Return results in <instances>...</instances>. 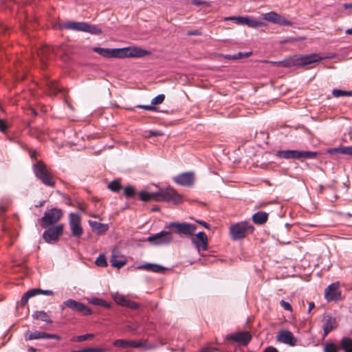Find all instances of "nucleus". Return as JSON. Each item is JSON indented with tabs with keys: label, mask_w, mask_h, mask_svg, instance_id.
Wrapping results in <instances>:
<instances>
[{
	"label": "nucleus",
	"mask_w": 352,
	"mask_h": 352,
	"mask_svg": "<svg viewBox=\"0 0 352 352\" xmlns=\"http://www.w3.org/2000/svg\"><path fill=\"white\" fill-rule=\"evenodd\" d=\"M92 50L104 58H140L150 54L149 52L138 47L112 49L94 47Z\"/></svg>",
	"instance_id": "nucleus-1"
},
{
	"label": "nucleus",
	"mask_w": 352,
	"mask_h": 352,
	"mask_svg": "<svg viewBox=\"0 0 352 352\" xmlns=\"http://www.w3.org/2000/svg\"><path fill=\"white\" fill-rule=\"evenodd\" d=\"M323 58L317 54H311L309 55H295L280 61H270V63L278 67H291L298 65L306 66L319 62Z\"/></svg>",
	"instance_id": "nucleus-2"
},
{
	"label": "nucleus",
	"mask_w": 352,
	"mask_h": 352,
	"mask_svg": "<svg viewBox=\"0 0 352 352\" xmlns=\"http://www.w3.org/2000/svg\"><path fill=\"white\" fill-rule=\"evenodd\" d=\"M254 227L249 221H244L231 225L229 228V234L233 241H239L252 234Z\"/></svg>",
	"instance_id": "nucleus-3"
},
{
	"label": "nucleus",
	"mask_w": 352,
	"mask_h": 352,
	"mask_svg": "<svg viewBox=\"0 0 352 352\" xmlns=\"http://www.w3.org/2000/svg\"><path fill=\"white\" fill-rule=\"evenodd\" d=\"M151 200L156 201L173 202L179 204L182 201V197L173 188H161L157 192H150Z\"/></svg>",
	"instance_id": "nucleus-4"
},
{
	"label": "nucleus",
	"mask_w": 352,
	"mask_h": 352,
	"mask_svg": "<svg viewBox=\"0 0 352 352\" xmlns=\"http://www.w3.org/2000/svg\"><path fill=\"white\" fill-rule=\"evenodd\" d=\"M33 170L36 177L47 186L54 187L55 181L52 175L47 168V166L43 161H38L33 165Z\"/></svg>",
	"instance_id": "nucleus-5"
},
{
	"label": "nucleus",
	"mask_w": 352,
	"mask_h": 352,
	"mask_svg": "<svg viewBox=\"0 0 352 352\" xmlns=\"http://www.w3.org/2000/svg\"><path fill=\"white\" fill-rule=\"evenodd\" d=\"M166 228L174 229L175 232L179 235L186 236L187 237H192L194 236L197 229L195 225L186 222H170Z\"/></svg>",
	"instance_id": "nucleus-6"
},
{
	"label": "nucleus",
	"mask_w": 352,
	"mask_h": 352,
	"mask_svg": "<svg viewBox=\"0 0 352 352\" xmlns=\"http://www.w3.org/2000/svg\"><path fill=\"white\" fill-rule=\"evenodd\" d=\"M63 212L58 208H52L45 212L40 219L41 228H46L56 223L62 217Z\"/></svg>",
	"instance_id": "nucleus-7"
},
{
	"label": "nucleus",
	"mask_w": 352,
	"mask_h": 352,
	"mask_svg": "<svg viewBox=\"0 0 352 352\" xmlns=\"http://www.w3.org/2000/svg\"><path fill=\"white\" fill-rule=\"evenodd\" d=\"M147 241L155 245H166L173 241V234L170 231L162 230L157 234L149 236Z\"/></svg>",
	"instance_id": "nucleus-8"
},
{
	"label": "nucleus",
	"mask_w": 352,
	"mask_h": 352,
	"mask_svg": "<svg viewBox=\"0 0 352 352\" xmlns=\"http://www.w3.org/2000/svg\"><path fill=\"white\" fill-rule=\"evenodd\" d=\"M64 226L63 223L49 226L43 233V238L48 243L56 242L58 237L63 234Z\"/></svg>",
	"instance_id": "nucleus-9"
},
{
	"label": "nucleus",
	"mask_w": 352,
	"mask_h": 352,
	"mask_svg": "<svg viewBox=\"0 0 352 352\" xmlns=\"http://www.w3.org/2000/svg\"><path fill=\"white\" fill-rule=\"evenodd\" d=\"M63 305L72 310L78 312L82 315L89 316L92 314V311L90 307L82 302L73 299H68L64 301Z\"/></svg>",
	"instance_id": "nucleus-10"
},
{
	"label": "nucleus",
	"mask_w": 352,
	"mask_h": 352,
	"mask_svg": "<svg viewBox=\"0 0 352 352\" xmlns=\"http://www.w3.org/2000/svg\"><path fill=\"white\" fill-rule=\"evenodd\" d=\"M81 219L78 214H69V227L72 234L75 237H80L83 232L82 226H80Z\"/></svg>",
	"instance_id": "nucleus-11"
},
{
	"label": "nucleus",
	"mask_w": 352,
	"mask_h": 352,
	"mask_svg": "<svg viewBox=\"0 0 352 352\" xmlns=\"http://www.w3.org/2000/svg\"><path fill=\"white\" fill-rule=\"evenodd\" d=\"M251 339L252 336L248 331H238L234 333L228 334L226 337V340L228 341H234L244 346L247 345Z\"/></svg>",
	"instance_id": "nucleus-12"
},
{
	"label": "nucleus",
	"mask_w": 352,
	"mask_h": 352,
	"mask_svg": "<svg viewBox=\"0 0 352 352\" xmlns=\"http://www.w3.org/2000/svg\"><path fill=\"white\" fill-rule=\"evenodd\" d=\"M338 282L329 285L324 290V297L327 301H337L341 299Z\"/></svg>",
	"instance_id": "nucleus-13"
},
{
	"label": "nucleus",
	"mask_w": 352,
	"mask_h": 352,
	"mask_svg": "<svg viewBox=\"0 0 352 352\" xmlns=\"http://www.w3.org/2000/svg\"><path fill=\"white\" fill-rule=\"evenodd\" d=\"M263 19L280 25L292 26L293 24L291 21L287 20L284 16L278 14L275 12H270L264 14Z\"/></svg>",
	"instance_id": "nucleus-14"
},
{
	"label": "nucleus",
	"mask_w": 352,
	"mask_h": 352,
	"mask_svg": "<svg viewBox=\"0 0 352 352\" xmlns=\"http://www.w3.org/2000/svg\"><path fill=\"white\" fill-rule=\"evenodd\" d=\"M173 181L180 186H191L195 182L194 173L186 172L179 174L173 177Z\"/></svg>",
	"instance_id": "nucleus-15"
},
{
	"label": "nucleus",
	"mask_w": 352,
	"mask_h": 352,
	"mask_svg": "<svg viewBox=\"0 0 352 352\" xmlns=\"http://www.w3.org/2000/svg\"><path fill=\"white\" fill-rule=\"evenodd\" d=\"M38 339H56L60 340V337L56 334L47 333L45 332L35 331L34 332L27 331L25 333V340H32Z\"/></svg>",
	"instance_id": "nucleus-16"
},
{
	"label": "nucleus",
	"mask_w": 352,
	"mask_h": 352,
	"mask_svg": "<svg viewBox=\"0 0 352 352\" xmlns=\"http://www.w3.org/2000/svg\"><path fill=\"white\" fill-rule=\"evenodd\" d=\"M278 342L294 346L296 344V339L292 333L288 330H283L278 332L276 336Z\"/></svg>",
	"instance_id": "nucleus-17"
},
{
	"label": "nucleus",
	"mask_w": 352,
	"mask_h": 352,
	"mask_svg": "<svg viewBox=\"0 0 352 352\" xmlns=\"http://www.w3.org/2000/svg\"><path fill=\"white\" fill-rule=\"evenodd\" d=\"M192 241L197 250L202 248L203 250H206L208 248V237L204 232L196 234L195 238H193Z\"/></svg>",
	"instance_id": "nucleus-18"
},
{
	"label": "nucleus",
	"mask_w": 352,
	"mask_h": 352,
	"mask_svg": "<svg viewBox=\"0 0 352 352\" xmlns=\"http://www.w3.org/2000/svg\"><path fill=\"white\" fill-rule=\"evenodd\" d=\"M43 86L47 94L51 96H56L57 93L60 92L61 90L55 81L51 80L49 78H45Z\"/></svg>",
	"instance_id": "nucleus-19"
},
{
	"label": "nucleus",
	"mask_w": 352,
	"mask_h": 352,
	"mask_svg": "<svg viewBox=\"0 0 352 352\" xmlns=\"http://www.w3.org/2000/svg\"><path fill=\"white\" fill-rule=\"evenodd\" d=\"M38 55L43 65L46 64V61L54 58V49L50 46L42 47L38 52Z\"/></svg>",
	"instance_id": "nucleus-20"
},
{
	"label": "nucleus",
	"mask_w": 352,
	"mask_h": 352,
	"mask_svg": "<svg viewBox=\"0 0 352 352\" xmlns=\"http://www.w3.org/2000/svg\"><path fill=\"white\" fill-rule=\"evenodd\" d=\"M137 269L160 274H163L166 270V268L164 266L155 263H146L140 265L137 267Z\"/></svg>",
	"instance_id": "nucleus-21"
},
{
	"label": "nucleus",
	"mask_w": 352,
	"mask_h": 352,
	"mask_svg": "<svg viewBox=\"0 0 352 352\" xmlns=\"http://www.w3.org/2000/svg\"><path fill=\"white\" fill-rule=\"evenodd\" d=\"M276 155L279 158L284 159H298V150H283L278 151Z\"/></svg>",
	"instance_id": "nucleus-22"
},
{
	"label": "nucleus",
	"mask_w": 352,
	"mask_h": 352,
	"mask_svg": "<svg viewBox=\"0 0 352 352\" xmlns=\"http://www.w3.org/2000/svg\"><path fill=\"white\" fill-rule=\"evenodd\" d=\"M327 153L329 154H342L352 156V146H339L336 148H329Z\"/></svg>",
	"instance_id": "nucleus-23"
},
{
	"label": "nucleus",
	"mask_w": 352,
	"mask_h": 352,
	"mask_svg": "<svg viewBox=\"0 0 352 352\" xmlns=\"http://www.w3.org/2000/svg\"><path fill=\"white\" fill-rule=\"evenodd\" d=\"M85 23L86 22L68 21L63 24V28L67 30L84 32L85 30Z\"/></svg>",
	"instance_id": "nucleus-24"
},
{
	"label": "nucleus",
	"mask_w": 352,
	"mask_h": 352,
	"mask_svg": "<svg viewBox=\"0 0 352 352\" xmlns=\"http://www.w3.org/2000/svg\"><path fill=\"white\" fill-rule=\"evenodd\" d=\"M252 219L254 223L263 225L268 219V213L263 211H258L252 215Z\"/></svg>",
	"instance_id": "nucleus-25"
},
{
	"label": "nucleus",
	"mask_w": 352,
	"mask_h": 352,
	"mask_svg": "<svg viewBox=\"0 0 352 352\" xmlns=\"http://www.w3.org/2000/svg\"><path fill=\"white\" fill-rule=\"evenodd\" d=\"M336 319L331 316H327L325 322L323 324V337H325L328 333L331 331L335 327Z\"/></svg>",
	"instance_id": "nucleus-26"
},
{
	"label": "nucleus",
	"mask_w": 352,
	"mask_h": 352,
	"mask_svg": "<svg viewBox=\"0 0 352 352\" xmlns=\"http://www.w3.org/2000/svg\"><path fill=\"white\" fill-rule=\"evenodd\" d=\"M89 224L91 228L100 234L104 233L109 228L107 224L101 223L94 221H89Z\"/></svg>",
	"instance_id": "nucleus-27"
},
{
	"label": "nucleus",
	"mask_w": 352,
	"mask_h": 352,
	"mask_svg": "<svg viewBox=\"0 0 352 352\" xmlns=\"http://www.w3.org/2000/svg\"><path fill=\"white\" fill-rule=\"evenodd\" d=\"M32 317L34 319L40 320L47 323H52V320L50 319L49 315L44 311H36L33 313Z\"/></svg>",
	"instance_id": "nucleus-28"
},
{
	"label": "nucleus",
	"mask_w": 352,
	"mask_h": 352,
	"mask_svg": "<svg viewBox=\"0 0 352 352\" xmlns=\"http://www.w3.org/2000/svg\"><path fill=\"white\" fill-rule=\"evenodd\" d=\"M340 346L344 352H352V338H343L340 341Z\"/></svg>",
	"instance_id": "nucleus-29"
},
{
	"label": "nucleus",
	"mask_w": 352,
	"mask_h": 352,
	"mask_svg": "<svg viewBox=\"0 0 352 352\" xmlns=\"http://www.w3.org/2000/svg\"><path fill=\"white\" fill-rule=\"evenodd\" d=\"M89 302L94 305L100 306L108 309L111 308V307L109 302H107L102 298H91L89 299Z\"/></svg>",
	"instance_id": "nucleus-30"
},
{
	"label": "nucleus",
	"mask_w": 352,
	"mask_h": 352,
	"mask_svg": "<svg viewBox=\"0 0 352 352\" xmlns=\"http://www.w3.org/2000/svg\"><path fill=\"white\" fill-rule=\"evenodd\" d=\"M243 25H246L250 28H258L261 26V23L254 18L246 16L243 18Z\"/></svg>",
	"instance_id": "nucleus-31"
},
{
	"label": "nucleus",
	"mask_w": 352,
	"mask_h": 352,
	"mask_svg": "<svg viewBox=\"0 0 352 352\" xmlns=\"http://www.w3.org/2000/svg\"><path fill=\"white\" fill-rule=\"evenodd\" d=\"M318 153L316 151H298V159H314L318 156Z\"/></svg>",
	"instance_id": "nucleus-32"
},
{
	"label": "nucleus",
	"mask_w": 352,
	"mask_h": 352,
	"mask_svg": "<svg viewBox=\"0 0 352 352\" xmlns=\"http://www.w3.org/2000/svg\"><path fill=\"white\" fill-rule=\"evenodd\" d=\"M110 262L113 267H117L118 269L122 267L126 263L124 260H118L117 256L115 254L114 252L111 256Z\"/></svg>",
	"instance_id": "nucleus-33"
},
{
	"label": "nucleus",
	"mask_w": 352,
	"mask_h": 352,
	"mask_svg": "<svg viewBox=\"0 0 352 352\" xmlns=\"http://www.w3.org/2000/svg\"><path fill=\"white\" fill-rule=\"evenodd\" d=\"M85 32H89L92 34H100L102 32L101 29L98 28L96 25H89L87 23H85Z\"/></svg>",
	"instance_id": "nucleus-34"
},
{
	"label": "nucleus",
	"mask_w": 352,
	"mask_h": 352,
	"mask_svg": "<svg viewBox=\"0 0 352 352\" xmlns=\"http://www.w3.org/2000/svg\"><path fill=\"white\" fill-rule=\"evenodd\" d=\"M113 298L117 304L122 307H125L128 300L124 295L119 293L114 294L113 295Z\"/></svg>",
	"instance_id": "nucleus-35"
},
{
	"label": "nucleus",
	"mask_w": 352,
	"mask_h": 352,
	"mask_svg": "<svg viewBox=\"0 0 352 352\" xmlns=\"http://www.w3.org/2000/svg\"><path fill=\"white\" fill-rule=\"evenodd\" d=\"M332 95L336 98L342 96H352V91H344L335 89L332 91Z\"/></svg>",
	"instance_id": "nucleus-36"
},
{
	"label": "nucleus",
	"mask_w": 352,
	"mask_h": 352,
	"mask_svg": "<svg viewBox=\"0 0 352 352\" xmlns=\"http://www.w3.org/2000/svg\"><path fill=\"white\" fill-rule=\"evenodd\" d=\"M94 337V335L93 333H87V334H85V335L74 336L72 338V341L81 342L85 341L88 339H91Z\"/></svg>",
	"instance_id": "nucleus-37"
},
{
	"label": "nucleus",
	"mask_w": 352,
	"mask_h": 352,
	"mask_svg": "<svg viewBox=\"0 0 352 352\" xmlns=\"http://www.w3.org/2000/svg\"><path fill=\"white\" fill-rule=\"evenodd\" d=\"M108 188L111 191L117 192L122 188L121 184L118 180H113L108 184Z\"/></svg>",
	"instance_id": "nucleus-38"
},
{
	"label": "nucleus",
	"mask_w": 352,
	"mask_h": 352,
	"mask_svg": "<svg viewBox=\"0 0 352 352\" xmlns=\"http://www.w3.org/2000/svg\"><path fill=\"white\" fill-rule=\"evenodd\" d=\"M107 349L95 347V348H85L80 350H73L72 352H105Z\"/></svg>",
	"instance_id": "nucleus-39"
},
{
	"label": "nucleus",
	"mask_w": 352,
	"mask_h": 352,
	"mask_svg": "<svg viewBox=\"0 0 352 352\" xmlns=\"http://www.w3.org/2000/svg\"><path fill=\"white\" fill-rule=\"evenodd\" d=\"M95 263L99 267H107L108 265L106 257L103 254H100L99 255V256L96 259Z\"/></svg>",
	"instance_id": "nucleus-40"
},
{
	"label": "nucleus",
	"mask_w": 352,
	"mask_h": 352,
	"mask_svg": "<svg viewBox=\"0 0 352 352\" xmlns=\"http://www.w3.org/2000/svg\"><path fill=\"white\" fill-rule=\"evenodd\" d=\"M129 340L118 339L116 340L113 344V346L119 348H128L129 347Z\"/></svg>",
	"instance_id": "nucleus-41"
},
{
	"label": "nucleus",
	"mask_w": 352,
	"mask_h": 352,
	"mask_svg": "<svg viewBox=\"0 0 352 352\" xmlns=\"http://www.w3.org/2000/svg\"><path fill=\"white\" fill-rule=\"evenodd\" d=\"M124 195L126 197L130 198L135 195V189L133 186H128L124 188Z\"/></svg>",
	"instance_id": "nucleus-42"
},
{
	"label": "nucleus",
	"mask_w": 352,
	"mask_h": 352,
	"mask_svg": "<svg viewBox=\"0 0 352 352\" xmlns=\"http://www.w3.org/2000/svg\"><path fill=\"white\" fill-rule=\"evenodd\" d=\"M244 16H227L224 18L225 21H230L236 23L237 25H243Z\"/></svg>",
	"instance_id": "nucleus-43"
},
{
	"label": "nucleus",
	"mask_w": 352,
	"mask_h": 352,
	"mask_svg": "<svg viewBox=\"0 0 352 352\" xmlns=\"http://www.w3.org/2000/svg\"><path fill=\"white\" fill-rule=\"evenodd\" d=\"M324 352H338V349L333 343H327L324 346Z\"/></svg>",
	"instance_id": "nucleus-44"
},
{
	"label": "nucleus",
	"mask_w": 352,
	"mask_h": 352,
	"mask_svg": "<svg viewBox=\"0 0 352 352\" xmlns=\"http://www.w3.org/2000/svg\"><path fill=\"white\" fill-rule=\"evenodd\" d=\"M165 99V95L164 94H159L157 96H155L154 98L151 100V104L153 106L155 104H162Z\"/></svg>",
	"instance_id": "nucleus-45"
},
{
	"label": "nucleus",
	"mask_w": 352,
	"mask_h": 352,
	"mask_svg": "<svg viewBox=\"0 0 352 352\" xmlns=\"http://www.w3.org/2000/svg\"><path fill=\"white\" fill-rule=\"evenodd\" d=\"M126 307H128L133 310H136L139 309L140 305L137 303L136 302L132 301L129 299L127 300V302L125 305Z\"/></svg>",
	"instance_id": "nucleus-46"
},
{
	"label": "nucleus",
	"mask_w": 352,
	"mask_h": 352,
	"mask_svg": "<svg viewBox=\"0 0 352 352\" xmlns=\"http://www.w3.org/2000/svg\"><path fill=\"white\" fill-rule=\"evenodd\" d=\"M140 200L143 201H149L151 200L150 192L147 191H141L139 193Z\"/></svg>",
	"instance_id": "nucleus-47"
},
{
	"label": "nucleus",
	"mask_w": 352,
	"mask_h": 352,
	"mask_svg": "<svg viewBox=\"0 0 352 352\" xmlns=\"http://www.w3.org/2000/svg\"><path fill=\"white\" fill-rule=\"evenodd\" d=\"M40 289L38 288H33L28 290L26 293V296H28L29 298H32L33 296L39 295Z\"/></svg>",
	"instance_id": "nucleus-48"
},
{
	"label": "nucleus",
	"mask_w": 352,
	"mask_h": 352,
	"mask_svg": "<svg viewBox=\"0 0 352 352\" xmlns=\"http://www.w3.org/2000/svg\"><path fill=\"white\" fill-rule=\"evenodd\" d=\"M138 108L143 109L146 111H156L157 108L155 106L151 105H143V104H138L137 106Z\"/></svg>",
	"instance_id": "nucleus-49"
},
{
	"label": "nucleus",
	"mask_w": 352,
	"mask_h": 352,
	"mask_svg": "<svg viewBox=\"0 0 352 352\" xmlns=\"http://www.w3.org/2000/svg\"><path fill=\"white\" fill-rule=\"evenodd\" d=\"M280 305L285 310H287V311H292V307L291 305L288 302H286V301L282 300L280 302Z\"/></svg>",
	"instance_id": "nucleus-50"
},
{
	"label": "nucleus",
	"mask_w": 352,
	"mask_h": 352,
	"mask_svg": "<svg viewBox=\"0 0 352 352\" xmlns=\"http://www.w3.org/2000/svg\"><path fill=\"white\" fill-rule=\"evenodd\" d=\"M237 54V59H241L243 58L249 57L252 54V52H238Z\"/></svg>",
	"instance_id": "nucleus-51"
},
{
	"label": "nucleus",
	"mask_w": 352,
	"mask_h": 352,
	"mask_svg": "<svg viewBox=\"0 0 352 352\" xmlns=\"http://www.w3.org/2000/svg\"><path fill=\"white\" fill-rule=\"evenodd\" d=\"M129 347L138 348L142 346V343L141 342L129 340Z\"/></svg>",
	"instance_id": "nucleus-52"
},
{
	"label": "nucleus",
	"mask_w": 352,
	"mask_h": 352,
	"mask_svg": "<svg viewBox=\"0 0 352 352\" xmlns=\"http://www.w3.org/2000/svg\"><path fill=\"white\" fill-rule=\"evenodd\" d=\"M188 36H200L202 35V32L199 30H190L187 32Z\"/></svg>",
	"instance_id": "nucleus-53"
},
{
	"label": "nucleus",
	"mask_w": 352,
	"mask_h": 352,
	"mask_svg": "<svg viewBox=\"0 0 352 352\" xmlns=\"http://www.w3.org/2000/svg\"><path fill=\"white\" fill-rule=\"evenodd\" d=\"M29 298H29V296H26V293H25V294L22 296V297H21V300H20V304H21V306H25V305L27 304V302H28V301Z\"/></svg>",
	"instance_id": "nucleus-54"
},
{
	"label": "nucleus",
	"mask_w": 352,
	"mask_h": 352,
	"mask_svg": "<svg viewBox=\"0 0 352 352\" xmlns=\"http://www.w3.org/2000/svg\"><path fill=\"white\" fill-rule=\"evenodd\" d=\"M162 133L160 131H149L148 136V137H157L162 135Z\"/></svg>",
	"instance_id": "nucleus-55"
},
{
	"label": "nucleus",
	"mask_w": 352,
	"mask_h": 352,
	"mask_svg": "<svg viewBox=\"0 0 352 352\" xmlns=\"http://www.w3.org/2000/svg\"><path fill=\"white\" fill-rule=\"evenodd\" d=\"M40 294H43V295H46V296H52L54 294V292H53V291L50 290V289L44 290V289H40L39 295Z\"/></svg>",
	"instance_id": "nucleus-56"
},
{
	"label": "nucleus",
	"mask_w": 352,
	"mask_h": 352,
	"mask_svg": "<svg viewBox=\"0 0 352 352\" xmlns=\"http://www.w3.org/2000/svg\"><path fill=\"white\" fill-rule=\"evenodd\" d=\"M7 129V124L3 120L0 119V131H5Z\"/></svg>",
	"instance_id": "nucleus-57"
},
{
	"label": "nucleus",
	"mask_w": 352,
	"mask_h": 352,
	"mask_svg": "<svg viewBox=\"0 0 352 352\" xmlns=\"http://www.w3.org/2000/svg\"><path fill=\"white\" fill-rule=\"evenodd\" d=\"M263 352H278V351L275 347L268 346Z\"/></svg>",
	"instance_id": "nucleus-58"
},
{
	"label": "nucleus",
	"mask_w": 352,
	"mask_h": 352,
	"mask_svg": "<svg viewBox=\"0 0 352 352\" xmlns=\"http://www.w3.org/2000/svg\"><path fill=\"white\" fill-rule=\"evenodd\" d=\"M315 307V304L314 302H310L309 303V307H308V313H310V311Z\"/></svg>",
	"instance_id": "nucleus-59"
},
{
	"label": "nucleus",
	"mask_w": 352,
	"mask_h": 352,
	"mask_svg": "<svg viewBox=\"0 0 352 352\" xmlns=\"http://www.w3.org/2000/svg\"><path fill=\"white\" fill-rule=\"evenodd\" d=\"M197 222L201 224V226H204L206 228H209V225L206 222L204 221H197Z\"/></svg>",
	"instance_id": "nucleus-60"
},
{
	"label": "nucleus",
	"mask_w": 352,
	"mask_h": 352,
	"mask_svg": "<svg viewBox=\"0 0 352 352\" xmlns=\"http://www.w3.org/2000/svg\"><path fill=\"white\" fill-rule=\"evenodd\" d=\"M343 8L346 10L350 9L352 11V3H344L343 5Z\"/></svg>",
	"instance_id": "nucleus-61"
},
{
	"label": "nucleus",
	"mask_w": 352,
	"mask_h": 352,
	"mask_svg": "<svg viewBox=\"0 0 352 352\" xmlns=\"http://www.w3.org/2000/svg\"><path fill=\"white\" fill-rule=\"evenodd\" d=\"M193 3L196 6H200L205 3V2L201 1V0H193Z\"/></svg>",
	"instance_id": "nucleus-62"
},
{
	"label": "nucleus",
	"mask_w": 352,
	"mask_h": 352,
	"mask_svg": "<svg viewBox=\"0 0 352 352\" xmlns=\"http://www.w3.org/2000/svg\"><path fill=\"white\" fill-rule=\"evenodd\" d=\"M36 155H37V153H36V151H33V152H31V153H30V157H31L32 159H34V158H36Z\"/></svg>",
	"instance_id": "nucleus-63"
},
{
	"label": "nucleus",
	"mask_w": 352,
	"mask_h": 352,
	"mask_svg": "<svg viewBox=\"0 0 352 352\" xmlns=\"http://www.w3.org/2000/svg\"><path fill=\"white\" fill-rule=\"evenodd\" d=\"M345 33L349 35H352V28L346 30Z\"/></svg>",
	"instance_id": "nucleus-64"
}]
</instances>
